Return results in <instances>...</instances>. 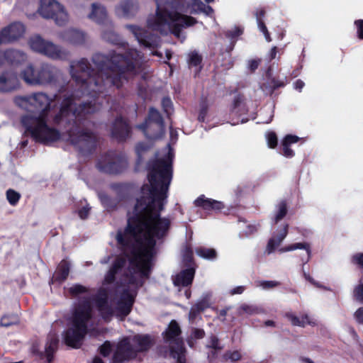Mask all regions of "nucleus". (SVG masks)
<instances>
[{
  "mask_svg": "<svg viewBox=\"0 0 363 363\" xmlns=\"http://www.w3.org/2000/svg\"><path fill=\"white\" fill-rule=\"evenodd\" d=\"M243 33V29L240 27H235L231 30H228L225 33V36L230 39H235Z\"/></svg>",
  "mask_w": 363,
  "mask_h": 363,
  "instance_id": "obj_46",
  "label": "nucleus"
},
{
  "mask_svg": "<svg viewBox=\"0 0 363 363\" xmlns=\"http://www.w3.org/2000/svg\"><path fill=\"white\" fill-rule=\"evenodd\" d=\"M281 284L277 281H262L260 286L264 289H269L279 286Z\"/></svg>",
  "mask_w": 363,
  "mask_h": 363,
  "instance_id": "obj_50",
  "label": "nucleus"
},
{
  "mask_svg": "<svg viewBox=\"0 0 363 363\" xmlns=\"http://www.w3.org/2000/svg\"><path fill=\"white\" fill-rule=\"evenodd\" d=\"M205 335V331L203 329L193 328L190 335L187 337V344L190 347L194 348L196 345V340L203 338Z\"/></svg>",
  "mask_w": 363,
  "mask_h": 363,
  "instance_id": "obj_34",
  "label": "nucleus"
},
{
  "mask_svg": "<svg viewBox=\"0 0 363 363\" xmlns=\"http://www.w3.org/2000/svg\"><path fill=\"white\" fill-rule=\"evenodd\" d=\"M25 82L32 86L55 85L61 79L62 71L50 64H43L38 67L28 65L21 72Z\"/></svg>",
  "mask_w": 363,
  "mask_h": 363,
  "instance_id": "obj_6",
  "label": "nucleus"
},
{
  "mask_svg": "<svg viewBox=\"0 0 363 363\" xmlns=\"http://www.w3.org/2000/svg\"><path fill=\"white\" fill-rule=\"evenodd\" d=\"M68 290L73 296H77L88 291V289L81 284H74L69 287Z\"/></svg>",
  "mask_w": 363,
  "mask_h": 363,
  "instance_id": "obj_42",
  "label": "nucleus"
},
{
  "mask_svg": "<svg viewBox=\"0 0 363 363\" xmlns=\"http://www.w3.org/2000/svg\"><path fill=\"white\" fill-rule=\"evenodd\" d=\"M126 55L114 50L107 54L95 53L91 61L97 68L96 72L86 58L70 62L69 71L84 95H91L89 101L76 99L73 95L66 97L61 108L54 118V123L69 127L68 140L79 151L89 152L96 145V138L92 132L84 130V119L101 108V103L94 97L96 94L112 88H120L131 74L138 73L136 66L143 62V55L136 49H128Z\"/></svg>",
  "mask_w": 363,
  "mask_h": 363,
  "instance_id": "obj_2",
  "label": "nucleus"
},
{
  "mask_svg": "<svg viewBox=\"0 0 363 363\" xmlns=\"http://www.w3.org/2000/svg\"><path fill=\"white\" fill-rule=\"evenodd\" d=\"M101 37L110 44L125 48L128 43L116 32L113 21L111 25H104L101 28Z\"/></svg>",
  "mask_w": 363,
  "mask_h": 363,
  "instance_id": "obj_17",
  "label": "nucleus"
},
{
  "mask_svg": "<svg viewBox=\"0 0 363 363\" xmlns=\"http://www.w3.org/2000/svg\"><path fill=\"white\" fill-rule=\"evenodd\" d=\"M20 197V194L13 189H9L6 191V199L9 203L12 206H14L18 203Z\"/></svg>",
  "mask_w": 363,
  "mask_h": 363,
  "instance_id": "obj_40",
  "label": "nucleus"
},
{
  "mask_svg": "<svg viewBox=\"0 0 363 363\" xmlns=\"http://www.w3.org/2000/svg\"><path fill=\"white\" fill-rule=\"evenodd\" d=\"M211 295L210 294H206L191 306L189 313V320L191 324L195 323L196 319L200 315L201 313L211 307Z\"/></svg>",
  "mask_w": 363,
  "mask_h": 363,
  "instance_id": "obj_22",
  "label": "nucleus"
},
{
  "mask_svg": "<svg viewBox=\"0 0 363 363\" xmlns=\"http://www.w3.org/2000/svg\"><path fill=\"white\" fill-rule=\"evenodd\" d=\"M135 149L138 155L140 156L143 153V152L148 149V147L144 143H138Z\"/></svg>",
  "mask_w": 363,
  "mask_h": 363,
  "instance_id": "obj_61",
  "label": "nucleus"
},
{
  "mask_svg": "<svg viewBox=\"0 0 363 363\" xmlns=\"http://www.w3.org/2000/svg\"><path fill=\"white\" fill-rule=\"evenodd\" d=\"M267 145L269 147L274 149L278 145V138L277 134L273 132H269L267 135Z\"/></svg>",
  "mask_w": 363,
  "mask_h": 363,
  "instance_id": "obj_43",
  "label": "nucleus"
},
{
  "mask_svg": "<svg viewBox=\"0 0 363 363\" xmlns=\"http://www.w3.org/2000/svg\"><path fill=\"white\" fill-rule=\"evenodd\" d=\"M91 207L89 205L84 206L82 208L79 210L78 214L82 219H85L88 217Z\"/></svg>",
  "mask_w": 363,
  "mask_h": 363,
  "instance_id": "obj_56",
  "label": "nucleus"
},
{
  "mask_svg": "<svg viewBox=\"0 0 363 363\" xmlns=\"http://www.w3.org/2000/svg\"><path fill=\"white\" fill-rule=\"evenodd\" d=\"M130 127L122 118H116L111 127V135L118 141H123L130 135Z\"/></svg>",
  "mask_w": 363,
  "mask_h": 363,
  "instance_id": "obj_21",
  "label": "nucleus"
},
{
  "mask_svg": "<svg viewBox=\"0 0 363 363\" xmlns=\"http://www.w3.org/2000/svg\"><path fill=\"white\" fill-rule=\"evenodd\" d=\"M186 245L183 249V287L186 286L194 279L198 264L194 257V251L191 245L193 230L189 225H186Z\"/></svg>",
  "mask_w": 363,
  "mask_h": 363,
  "instance_id": "obj_9",
  "label": "nucleus"
},
{
  "mask_svg": "<svg viewBox=\"0 0 363 363\" xmlns=\"http://www.w3.org/2000/svg\"><path fill=\"white\" fill-rule=\"evenodd\" d=\"M139 11L137 0H123L116 6V13L118 16L130 18L134 17Z\"/></svg>",
  "mask_w": 363,
  "mask_h": 363,
  "instance_id": "obj_20",
  "label": "nucleus"
},
{
  "mask_svg": "<svg viewBox=\"0 0 363 363\" xmlns=\"http://www.w3.org/2000/svg\"><path fill=\"white\" fill-rule=\"evenodd\" d=\"M210 104L207 96L202 95L199 102L198 121L201 123L206 121L208 116Z\"/></svg>",
  "mask_w": 363,
  "mask_h": 363,
  "instance_id": "obj_32",
  "label": "nucleus"
},
{
  "mask_svg": "<svg viewBox=\"0 0 363 363\" xmlns=\"http://www.w3.org/2000/svg\"><path fill=\"white\" fill-rule=\"evenodd\" d=\"M277 52H278V48L276 46H274L271 49V50H270V52L269 53V61H272V60H274L276 57Z\"/></svg>",
  "mask_w": 363,
  "mask_h": 363,
  "instance_id": "obj_63",
  "label": "nucleus"
},
{
  "mask_svg": "<svg viewBox=\"0 0 363 363\" xmlns=\"http://www.w3.org/2000/svg\"><path fill=\"white\" fill-rule=\"evenodd\" d=\"M197 23L198 21L194 17L183 14V28L192 26Z\"/></svg>",
  "mask_w": 363,
  "mask_h": 363,
  "instance_id": "obj_47",
  "label": "nucleus"
},
{
  "mask_svg": "<svg viewBox=\"0 0 363 363\" xmlns=\"http://www.w3.org/2000/svg\"><path fill=\"white\" fill-rule=\"evenodd\" d=\"M218 350H213L208 352L207 359L209 363H213L218 356Z\"/></svg>",
  "mask_w": 363,
  "mask_h": 363,
  "instance_id": "obj_55",
  "label": "nucleus"
},
{
  "mask_svg": "<svg viewBox=\"0 0 363 363\" xmlns=\"http://www.w3.org/2000/svg\"><path fill=\"white\" fill-rule=\"evenodd\" d=\"M58 338L55 333H50L48 336V342L45 347V353L48 362L52 359V355L57 350Z\"/></svg>",
  "mask_w": 363,
  "mask_h": 363,
  "instance_id": "obj_30",
  "label": "nucleus"
},
{
  "mask_svg": "<svg viewBox=\"0 0 363 363\" xmlns=\"http://www.w3.org/2000/svg\"><path fill=\"white\" fill-rule=\"evenodd\" d=\"M92 317V307L89 301H84L75 308L72 326L65 332L64 340L67 345L73 348L81 347L87 333L88 323Z\"/></svg>",
  "mask_w": 363,
  "mask_h": 363,
  "instance_id": "obj_5",
  "label": "nucleus"
},
{
  "mask_svg": "<svg viewBox=\"0 0 363 363\" xmlns=\"http://www.w3.org/2000/svg\"><path fill=\"white\" fill-rule=\"evenodd\" d=\"M165 342L168 345L170 354L177 359L178 363L182 362V338L181 329L176 320H172L166 330L162 333Z\"/></svg>",
  "mask_w": 363,
  "mask_h": 363,
  "instance_id": "obj_13",
  "label": "nucleus"
},
{
  "mask_svg": "<svg viewBox=\"0 0 363 363\" xmlns=\"http://www.w3.org/2000/svg\"><path fill=\"white\" fill-rule=\"evenodd\" d=\"M5 60L11 65H20L27 60L26 54L22 50L16 49H8L4 53Z\"/></svg>",
  "mask_w": 363,
  "mask_h": 363,
  "instance_id": "obj_24",
  "label": "nucleus"
},
{
  "mask_svg": "<svg viewBox=\"0 0 363 363\" xmlns=\"http://www.w3.org/2000/svg\"><path fill=\"white\" fill-rule=\"evenodd\" d=\"M54 99L46 93L37 91L26 96H16L15 104L30 113L21 117V123L26 131L38 142L49 145L58 140L60 133L47 124V118Z\"/></svg>",
  "mask_w": 363,
  "mask_h": 363,
  "instance_id": "obj_3",
  "label": "nucleus"
},
{
  "mask_svg": "<svg viewBox=\"0 0 363 363\" xmlns=\"http://www.w3.org/2000/svg\"><path fill=\"white\" fill-rule=\"evenodd\" d=\"M39 13L45 18L53 19L58 26L65 25L69 20L64 6L56 0H40Z\"/></svg>",
  "mask_w": 363,
  "mask_h": 363,
  "instance_id": "obj_12",
  "label": "nucleus"
},
{
  "mask_svg": "<svg viewBox=\"0 0 363 363\" xmlns=\"http://www.w3.org/2000/svg\"><path fill=\"white\" fill-rule=\"evenodd\" d=\"M130 32L134 35L140 45L149 49L157 48L161 45L160 38L136 25H125Z\"/></svg>",
  "mask_w": 363,
  "mask_h": 363,
  "instance_id": "obj_14",
  "label": "nucleus"
},
{
  "mask_svg": "<svg viewBox=\"0 0 363 363\" xmlns=\"http://www.w3.org/2000/svg\"><path fill=\"white\" fill-rule=\"evenodd\" d=\"M285 317L291 322L294 326H299L305 328L306 325H315V323L311 320L307 314H303L301 317H298L293 313H286Z\"/></svg>",
  "mask_w": 363,
  "mask_h": 363,
  "instance_id": "obj_27",
  "label": "nucleus"
},
{
  "mask_svg": "<svg viewBox=\"0 0 363 363\" xmlns=\"http://www.w3.org/2000/svg\"><path fill=\"white\" fill-rule=\"evenodd\" d=\"M203 6L204 3L201 0H191L188 6L190 14L194 15L201 13Z\"/></svg>",
  "mask_w": 363,
  "mask_h": 363,
  "instance_id": "obj_38",
  "label": "nucleus"
},
{
  "mask_svg": "<svg viewBox=\"0 0 363 363\" xmlns=\"http://www.w3.org/2000/svg\"><path fill=\"white\" fill-rule=\"evenodd\" d=\"M241 354L240 353L237 351V350H235V351H227L224 355H223V358L225 359V360H228L230 359L231 362H237L238 360H240L241 359Z\"/></svg>",
  "mask_w": 363,
  "mask_h": 363,
  "instance_id": "obj_44",
  "label": "nucleus"
},
{
  "mask_svg": "<svg viewBox=\"0 0 363 363\" xmlns=\"http://www.w3.org/2000/svg\"><path fill=\"white\" fill-rule=\"evenodd\" d=\"M266 11L264 9H259L256 11L255 13V16L256 17L257 22H258V19L263 21V18L265 16Z\"/></svg>",
  "mask_w": 363,
  "mask_h": 363,
  "instance_id": "obj_60",
  "label": "nucleus"
},
{
  "mask_svg": "<svg viewBox=\"0 0 363 363\" xmlns=\"http://www.w3.org/2000/svg\"><path fill=\"white\" fill-rule=\"evenodd\" d=\"M194 204L196 207L208 212L219 213L225 208L223 202L207 198L204 194L200 195L195 199Z\"/></svg>",
  "mask_w": 363,
  "mask_h": 363,
  "instance_id": "obj_18",
  "label": "nucleus"
},
{
  "mask_svg": "<svg viewBox=\"0 0 363 363\" xmlns=\"http://www.w3.org/2000/svg\"><path fill=\"white\" fill-rule=\"evenodd\" d=\"M352 262L363 269V253L359 252L354 255L352 257Z\"/></svg>",
  "mask_w": 363,
  "mask_h": 363,
  "instance_id": "obj_51",
  "label": "nucleus"
},
{
  "mask_svg": "<svg viewBox=\"0 0 363 363\" xmlns=\"http://www.w3.org/2000/svg\"><path fill=\"white\" fill-rule=\"evenodd\" d=\"M88 18L101 26L111 25L112 20L109 18L106 7L99 3L91 4Z\"/></svg>",
  "mask_w": 363,
  "mask_h": 363,
  "instance_id": "obj_19",
  "label": "nucleus"
},
{
  "mask_svg": "<svg viewBox=\"0 0 363 363\" xmlns=\"http://www.w3.org/2000/svg\"><path fill=\"white\" fill-rule=\"evenodd\" d=\"M245 96L242 94H238L235 96L232 104L230 108V113L231 114L242 115L246 111Z\"/></svg>",
  "mask_w": 363,
  "mask_h": 363,
  "instance_id": "obj_29",
  "label": "nucleus"
},
{
  "mask_svg": "<svg viewBox=\"0 0 363 363\" xmlns=\"http://www.w3.org/2000/svg\"><path fill=\"white\" fill-rule=\"evenodd\" d=\"M203 61L202 56L196 50L191 51L188 55L187 63L190 69L194 67V77H197L201 71L203 66L201 65Z\"/></svg>",
  "mask_w": 363,
  "mask_h": 363,
  "instance_id": "obj_28",
  "label": "nucleus"
},
{
  "mask_svg": "<svg viewBox=\"0 0 363 363\" xmlns=\"http://www.w3.org/2000/svg\"><path fill=\"white\" fill-rule=\"evenodd\" d=\"M162 105L164 109V111L167 113V114H170L171 111L172 109V102L169 98H164L162 101Z\"/></svg>",
  "mask_w": 363,
  "mask_h": 363,
  "instance_id": "obj_49",
  "label": "nucleus"
},
{
  "mask_svg": "<svg viewBox=\"0 0 363 363\" xmlns=\"http://www.w3.org/2000/svg\"><path fill=\"white\" fill-rule=\"evenodd\" d=\"M277 211L274 216V222L277 223L281 220L288 213V203L286 200H281L277 206Z\"/></svg>",
  "mask_w": 363,
  "mask_h": 363,
  "instance_id": "obj_35",
  "label": "nucleus"
},
{
  "mask_svg": "<svg viewBox=\"0 0 363 363\" xmlns=\"http://www.w3.org/2000/svg\"><path fill=\"white\" fill-rule=\"evenodd\" d=\"M29 45L35 52L43 54L52 60H67L70 56V52L51 41L35 35L30 38Z\"/></svg>",
  "mask_w": 363,
  "mask_h": 363,
  "instance_id": "obj_8",
  "label": "nucleus"
},
{
  "mask_svg": "<svg viewBox=\"0 0 363 363\" xmlns=\"http://www.w3.org/2000/svg\"><path fill=\"white\" fill-rule=\"evenodd\" d=\"M25 33L24 26L19 23H13L3 28L0 32V45L14 42L21 38Z\"/></svg>",
  "mask_w": 363,
  "mask_h": 363,
  "instance_id": "obj_15",
  "label": "nucleus"
},
{
  "mask_svg": "<svg viewBox=\"0 0 363 363\" xmlns=\"http://www.w3.org/2000/svg\"><path fill=\"white\" fill-rule=\"evenodd\" d=\"M206 347L218 350H222L223 348L218 337L213 335L210 336L209 344L206 345Z\"/></svg>",
  "mask_w": 363,
  "mask_h": 363,
  "instance_id": "obj_41",
  "label": "nucleus"
},
{
  "mask_svg": "<svg viewBox=\"0 0 363 363\" xmlns=\"http://www.w3.org/2000/svg\"><path fill=\"white\" fill-rule=\"evenodd\" d=\"M354 315L358 323L363 324V307L359 308Z\"/></svg>",
  "mask_w": 363,
  "mask_h": 363,
  "instance_id": "obj_58",
  "label": "nucleus"
},
{
  "mask_svg": "<svg viewBox=\"0 0 363 363\" xmlns=\"http://www.w3.org/2000/svg\"><path fill=\"white\" fill-rule=\"evenodd\" d=\"M59 38L65 43L78 46L85 44L87 40V35L82 30L69 28L60 32L59 33Z\"/></svg>",
  "mask_w": 363,
  "mask_h": 363,
  "instance_id": "obj_16",
  "label": "nucleus"
},
{
  "mask_svg": "<svg viewBox=\"0 0 363 363\" xmlns=\"http://www.w3.org/2000/svg\"><path fill=\"white\" fill-rule=\"evenodd\" d=\"M19 318L16 314L4 315L0 319L1 327H9L13 325L18 324Z\"/></svg>",
  "mask_w": 363,
  "mask_h": 363,
  "instance_id": "obj_37",
  "label": "nucleus"
},
{
  "mask_svg": "<svg viewBox=\"0 0 363 363\" xmlns=\"http://www.w3.org/2000/svg\"><path fill=\"white\" fill-rule=\"evenodd\" d=\"M354 296L357 301L363 303V284H359L355 287Z\"/></svg>",
  "mask_w": 363,
  "mask_h": 363,
  "instance_id": "obj_48",
  "label": "nucleus"
},
{
  "mask_svg": "<svg viewBox=\"0 0 363 363\" xmlns=\"http://www.w3.org/2000/svg\"><path fill=\"white\" fill-rule=\"evenodd\" d=\"M195 252L199 257L211 261L216 259L218 257L217 251L214 248L204 246L197 247L195 249Z\"/></svg>",
  "mask_w": 363,
  "mask_h": 363,
  "instance_id": "obj_33",
  "label": "nucleus"
},
{
  "mask_svg": "<svg viewBox=\"0 0 363 363\" xmlns=\"http://www.w3.org/2000/svg\"><path fill=\"white\" fill-rule=\"evenodd\" d=\"M145 135L150 140H157L162 138L164 133V125L160 112L150 108L148 116L144 123L138 125Z\"/></svg>",
  "mask_w": 363,
  "mask_h": 363,
  "instance_id": "obj_11",
  "label": "nucleus"
},
{
  "mask_svg": "<svg viewBox=\"0 0 363 363\" xmlns=\"http://www.w3.org/2000/svg\"><path fill=\"white\" fill-rule=\"evenodd\" d=\"M270 86L272 91H274L280 87H284L285 86V83L284 81L279 80L274 77L270 80Z\"/></svg>",
  "mask_w": 363,
  "mask_h": 363,
  "instance_id": "obj_52",
  "label": "nucleus"
},
{
  "mask_svg": "<svg viewBox=\"0 0 363 363\" xmlns=\"http://www.w3.org/2000/svg\"><path fill=\"white\" fill-rule=\"evenodd\" d=\"M300 140V138L295 135L288 134L281 141V154L287 157L291 158L295 153L290 146L293 143H296Z\"/></svg>",
  "mask_w": 363,
  "mask_h": 363,
  "instance_id": "obj_26",
  "label": "nucleus"
},
{
  "mask_svg": "<svg viewBox=\"0 0 363 363\" xmlns=\"http://www.w3.org/2000/svg\"><path fill=\"white\" fill-rule=\"evenodd\" d=\"M304 85H305V84L301 79H297L294 82V88L299 91H301V89L303 88Z\"/></svg>",
  "mask_w": 363,
  "mask_h": 363,
  "instance_id": "obj_64",
  "label": "nucleus"
},
{
  "mask_svg": "<svg viewBox=\"0 0 363 363\" xmlns=\"http://www.w3.org/2000/svg\"><path fill=\"white\" fill-rule=\"evenodd\" d=\"M69 263L66 260H62L59 264L57 269L54 274V280L59 282L64 281L69 275Z\"/></svg>",
  "mask_w": 363,
  "mask_h": 363,
  "instance_id": "obj_31",
  "label": "nucleus"
},
{
  "mask_svg": "<svg viewBox=\"0 0 363 363\" xmlns=\"http://www.w3.org/2000/svg\"><path fill=\"white\" fill-rule=\"evenodd\" d=\"M19 86L18 77L13 72H5L0 75V92H9Z\"/></svg>",
  "mask_w": 363,
  "mask_h": 363,
  "instance_id": "obj_23",
  "label": "nucleus"
},
{
  "mask_svg": "<svg viewBox=\"0 0 363 363\" xmlns=\"http://www.w3.org/2000/svg\"><path fill=\"white\" fill-rule=\"evenodd\" d=\"M201 13H204L207 16L211 17L214 13V10L211 6L204 4V6L202 7Z\"/></svg>",
  "mask_w": 363,
  "mask_h": 363,
  "instance_id": "obj_59",
  "label": "nucleus"
},
{
  "mask_svg": "<svg viewBox=\"0 0 363 363\" xmlns=\"http://www.w3.org/2000/svg\"><path fill=\"white\" fill-rule=\"evenodd\" d=\"M127 166L125 155L120 152L109 151L102 155L97 163L100 172L108 174L121 172Z\"/></svg>",
  "mask_w": 363,
  "mask_h": 363,
  "instance_id": "obj_10",
  "label": "nucleus"
},
{
  "mask_svg": "<svg viewBox=\"0 0 363 363\" xmlns=\"http://www.w3.org/2000/svg\"><path fill=\"white\" fill-rule=\"evenodd\" d=\"M152 345V340L147 335H135L132 342L123 339L117 345L113 357V363H122L134 358L137 353L147 350Z\"/></svg>",
  "mask_w": 363,
  "mask_h": 363,
  "instance_id": "obj_7",
  "label": "nucleus"
},
{
  "mask_svg": "<svg viewBox=\"0 0 363 363\" xmlns=\"http://www.w3.org/2000/svg\"><path fill=\"white\" fill-rule=\"evenodd\" d=\"M111 351V346L109 342H105L100 347V353L104 356H108Z\"/></svg>",
  "mask_w": 363,
  "mask_h": 363,
  "instance_id": "obj_53",
  "label": "nucleus"
},
{
  "mask_svg": "<svg viewBox=\"0 0 363 363\" xmlns=\"http://www.w3.org/2000/svg\"><path fill=\"white\" fill-rule=\"evenodd\" d=\"M240 311L247 315H253L259 313V308L256 306L247 304H242L240 308Z\"/></svg>",
  "mask_w": 363,
  "mask_h": 363,
  "instance_id": "obj_45",
  "label": "nucleus"
},
{
  "mask_svg": "<svg viewBox=\"0 0 363 363\" xmlns=\"http://www.w3.org/2000/svg\"><path fill=\"white\" fill-rule=\"evenodd\" d=\"M259 224H248L246 228L240 233V237H249L257 232Z\"/></svg>",
  "mask_w": 363,
  "mask_h": 363,
  "instance_id": "obj_39",
  "label": "nucleus"
},
{
  "mask_svg": "<svg viewBox=\"0 0 363 363\" xmlns=\"http://www.w3.org/2000/svg\"><path fill=\"white\" fill-rule=\"evenodd\" d=\"M245 291V286H236L235 287L234 289H233L231 290V292L230 294L232 295H235V294H241L243 293V291Z\"/></svg>",
  "mask_w": 363,
  "mask_h": 363,
  "instance_id": "obj_62",
  "label": "nucleus"
},
{
  "mask_svg": "<svg viewBox=\"0 0 363 363\" xmlns=\"http://www.w3.org/2000/svg\"><path fill=\"white\" fill-rule=\"evenodd\" d=\"M261 62L260 59H253L249 61V69L251 72H255Z\"/></svg>",
  "mask_w": 363,
  "mask_h": 363,
  "instance_id": "obj_57",
  "label": "nucleus"
},
{
  "mask_svg": "<svg viewBox=\"0 0 363 363\" xmlns=\"http://www.w3.org/2000/svg\"><path fill=\"white\" fill-rule=\"evenodd\" d=\"M354 24L357 26L358 38L363 40V19L356 20Z\"/></svg>",
  "mask_w": 363,
  "mask_h": 363,
  "instance_id": "obj_54",
  "label": "nucleus"
},
{
  "mask_svg": "<svg viewBox=\"0 0 363 363\" xmlns=\"http://www.w3.org/2000/svg\"><path fill=\"white\" fill-rule=\"evenodd\" d=\"M295 250H305L308 254V256H310L311 253V246L307 242H297L289 245L287 246L284 247L283 248L280 249L281 252H289Z\"/></svg>",
  "mask_w": 363,
  "mask_h": 363,
  "instance_id": "obj_36",
  "label": "nucleus"
},
{
  "mask_svg": "<svg viewBox=\"0 0 363 363\" xmlns=\"http://www.w3.org/2000/svg\"><path fill=\"white\" fill-rule=\"evenodd\" d=\"M289 224H285L276 237L271 238L267 242L266 252L268 254L273 252L282 242L288 234Z\"/></svg>",
  "mask_w": 363,
  "mask_h": 363,
  "instance_id": "obj_25",
  "label": "nucleus"
},
{
  "mask_svg": "<svg viewBox=\"0 0 363 363\" xmlns=\"http://www.w3.org/2000/svg\"><path fill=\"white\" fill-rule=\"evenodd\" d=\"M157 10L147 20V27L162 34L172 33L177 37L182 31V6L179 1L156 0Z\"/></svg>",
  "mask_w": 363,
  "mask_h": 363,
  "instance_id": "obj_4",
  "label": "nucleus"
},
{
  "mask_svg": "<svg viewBox=\"0 0 363 363\" xmlns=\"http://www.w3.org/2000/svg\"><path fill=\"white\" fill-rule=\"evenodd\" d=\"M172 153L169 144L147 165L150 184L141 189L134 216L124 230L117 232L118 248L125 257H118L105 274L94 301L104 319L113 313L123 320L131 311L137 291L149 277L157 242L167 235L170 222L161 218L172 179Z\"/></svg>",
  "mask_w": 363,
  "mask_h": 363,
  "instance_id": "obj_1",
  "label": "nucleus"
}]
</instances>
